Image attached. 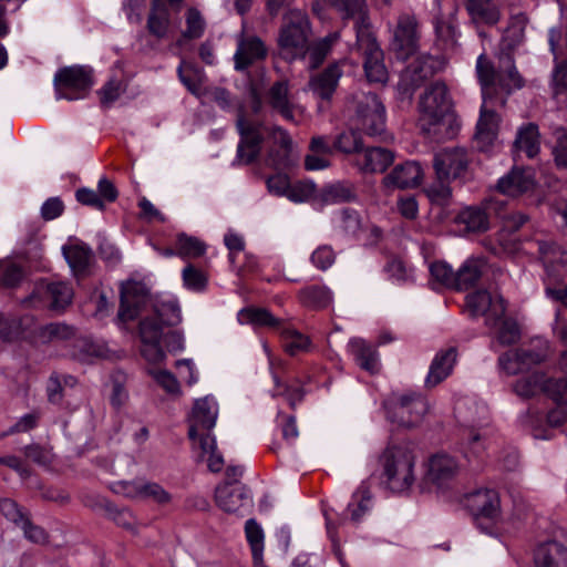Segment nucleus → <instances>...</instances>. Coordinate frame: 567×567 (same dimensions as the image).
Instances as JSON below:
<instances>
[{
  "mask_svg": "<svg viewBox=\"0 0 567 567\" xmlns=\"http://www.w3.org/2000/svg\"><path fill=\"white\" fill-rule=\"evenodd\" d=\"M544 377L545 375L542 372H532L530 374L518 379L513 389L515 393L522 398H532L539 391H543Z\"/></svg>",
  "mask_w": 567,
  "mask_h": 567,
  "instance_id": "obj_46",
  "label": "nucleus"
},
{
  "mask_svg": "<svg viewBox=\"0 0 567 567\" xmlns=\"http://www.w3.org/2000/svg\"><path fill=\"white\" fill-rule=\"evenodd\" d=\"M536 186L535 173L528 167L514 166L505 176L498 179L497 189L512 197L532 192Z\"/></svg>",
  "mask_w": 567,
  "mask_h": 567,
  "instance_id": "obj_22",
  "label": "nucleus"
},
{
  "mask_svg": "<svg viewBox=\"0 0 567 567\" xmlns=\"http://www.w3.org/2000/svg\"><path fill=\"white\" fill-rule=\"evenodd\" d=\"M154 317L164 326H176L182 321L181 308L176 300L157 301L154 306Z\"/></svg>",
  "mask_w": 567,
  "mask_h": 567,
  "instance_id": "obj_41",
  "label": "nucleus"
},
{
  "mask_svg": "<svg viewBox=\"0 0 567 567\" xmlns=\"http://www.w3.org/2000/svg\"><path fill=\"white\" fill-rule=\"evenodd\" d=\"M341 76L342 70L340 64H329L322 72L311 76L309 81L310 90L317 97L330 101Z\"/></svg>",
  "mask_w": 567,
  "mask_h": 567,
  "instance_id": "obj_26",
  "label": "nucleus"
},
{
  "mask_svg": "<svg viewBox=\"0 0 567 567\" xmlns=\"http://www.w3.org/2000/svg\"><path fill=\"white\" fill-rule=\"evenodd\" d=\"M274 381L276 385L272 393L274 396H285L292 409L296 408L297 403L302 401L305 392L301 386L284 384L276 374L274 375Z\"/></svg>",
  "mask_w": 567,
  "mask_h": 567,
  "instance_id": "obj_56",
  "label": "nucleus"
},
{
  "mask_svg": "<svg viewBox=\"0 0 567 567\" xmlns=\"http://www.w3.org/2000/svg\"><path fill=\"white\" fill-rule=\"evenodd\" d=\"M384 484L394 493L409 489L414 483L415 457L406 446L393 445L386 447L380 457Z\"/></svg>",
  "mask_w": 567,
  "mask_h": 567,
  "instance_id": "obj_4",
  "label": "nucleus"
},
{
  "mask_svg": "<svg viewBox=\"0 0 567 567\" xmlns=\"http://www.w3.org/2000/svg\"><path fill=\"white\" fill-rule=\"evenodd\" d=\"M217 414V404L213 399L206 396L196 400L193 408V423L188 431L189 439L195 441L198 431H210L215 426Z\"/></svg>",
  "mask_w": 567,
  "mask_h": 567,
  "instance_id": "obj_24",
  "label": "nucleus"
},
{
  "mask_svg": "<svg viewBox=\"0 0 567 567\" xmlns=\"http://www.w3.org/2000/svg\"><path fill=\"white\" fill-rule=\"evenodd\" d=\"M163 326L154 316L146 317L140 322V336L142 342L161 341Z\"/></svg>",
  "mask_w": 567,
  "mask_h": 567,
  "instance_id": "obj_54",
  "label": "nucleus"
},
{
  "mask_svg": "<svg viewBox=\"0 0 567 567\" xmlns=\"http://www.w3.org/2000/svg\"><path fill=\"white\" fill-rule=\"evenodd\" d=\"M236 127L240 140L233 166L250 165L259 157L264 142L262 125L247 121L244 112L240 111L237 115Z\"/></svg>",
  "mask_w": 567,
  "mask_h": 567,
  "instance_id": "obj_9",
  "label": "nucleus"
},
{
  "mask_svg": "<svg viewBox=\"0 0 567 567\" xmlns=\"http://www.w3.org/2000/svg\"><path fill=\"white\" fill-rule=\"evenodd\" d=\"M388 419L399 426H417L427 413L426 399L416 392L393 393L385 403Z\"/></svg>",
  "mask_w": 567,
  "mask_h": 567,
  "instance_id": "obj_5",
  "label": "nucleus"
},
{
  "mask_svg": "<svg viewBox=\"0 0 567 567\" xmlns=\"http://www.w3.org/2000/svg\"><path fill=\"white\" fill-rule=\"evenodd\" d=\"M329 3L338 12L342 14L343 19H354L355 34L358 35V25L361 20L370 25L364 10V0H329Z\"/></svg>",
  "mask_w": 567,
  "mask_h": 567,
  "instance_id": "obj_38",
  "label": "nucleus"
},
{
  "mask_svg": "<svg viewBox=\"0 0 567 567\" xmlns=\"http://www.w3.org/2000/svg\"><path fill=\"white\" fill-rule=\"evenodd\" d=\"M215 501L218 507L227 513H241L251 506L249 489L245 485L225 483L216 487Z\"/></svg>",
  "mask_w": 567,
  "mask_h": 567,
  "instance_id": "obj_23",
  "label": "nucleus"
},
{
  "mask_svg": "<svg viewBox=\"0 0 567 567\" xmlns=\"http://www.w3.org/2000/svg\"><path fill=\"white\" fill-rule=\"evenodd\" d=\"M183 281L184 285L192 290L202 291L207 285V278L204 272L193 265H187L183 269Z\"/></svg>",
  "mask_w": 567,
  "mask_h": 567,
  "instance_id": "obj_60",
  "label": "nucleus"
},
{
  "mask_svg": "<svg viewBox=\"0 0 567 567\" xmlns=\"http://www.w3.org/2000/svg\"><path fill=\"white\" fill-rule=\"evenodd\" d=\"M278 331L282 336V347L290 355H297L309 348L310 341L306 336L286 327L284 323Z\"/></svg>",
  "mask_w": 567,
  "mask_h": 567,
  "instance_id": "obj_44",
  "label": "nucleus"
},
{
  "mask_svg": "<svg viewBox=\"0 0 567 567\" xmlns=\"http://www.w3.org/2000/svg\"><path fill=\"white\" fill-rule=\"evenodd\" d=\"M269 140L267 164L276 169L292 165V140L289 133L280 126L265 128Z\"/></svg>",
  "mask_w": 567,
  "mask_h": 567,
  "instance_id": "obj_17",
  "label": "nucleus"
},
{
  "mask_svg": "<svg viewBox=\"0 0 567 567\" xmlns=\"http://www.w3.org/2000/svg\"><path fill=\"white\" fill-rule=\"evenodd\" d=\"M470 156L463 147L444 148L435 154L433 165L441 181L457 179L465 175L470 164Z\"/></svg>",
  "mask_w": 567,
  "mask_h": 567,
  "instance_id": "obj_13",
  "label": "nucleus"
},
{
  "mask_svg": "<svg viewBox=\"0 0 567 567\" xmlns=\"http://www.w3.org/2000/svg\"><path fill=\"white\" fill-rule=\"evenodd\" d=\"M316 194V185L310 181H300L289 185L287 197L296 203L307 202Z\"/></svg>",
  "mask_w": 567,
  "mask_h": 567,
  "instance_id": "obj_58",
  "label": "nucleus"
},
{
  "mask_svg": "<svg viewBox=\"0 0 567 567\" xmlns=\"http://www.w3.org/2000/svg\"><path fill=\"white\" fill-rule=\"evenodd\" d=\"M176 249L177 255L183 258H197L205 252L206 246L195 237L181 234L177 237Z\"/></svg>",
  "mask_w": 567,
  "mask_h": 567,
  "instance_id": "obj_48",
  "label": "nucleus"
},
{
  "mask_svg": "<svg viewBox=\"0 0 567 567\" xmlns=\"http://www.w3.org/2000/svg\"><path fill=\"white\" fill-rule=\"evenodd\" d=\"M420 31L415 14L403 12L398 18L392 49L400 60H408L419 49Z\"/></svg>",
  "mask_w": 567,
  "mask_h": 567,
  "instance_id": "obj_11",
  "label": "nucleus"
},
{
  "mask_svg": "<svg viewBox=\"0 0 567 567\" xmlns=\"http://www.w3.org/2000/svg\"><path fill=\"white\" fill-rule=\"evenodd\" d=\"M492 209L493 203H487L485 207H466L458 213L456 223L463 225L468 233H484L489 227L488 214Z\"/></svg>",
  "mask_w": 567,
  "mask_h": 567,
  "instance_id": "obj_30",
  "label": "nucleus"
},
{
  "mask_svg": "<svg viewBox=\"0 0 567 567\" xmlns=\"http://www.w3.org/2000/svg\"><path fill=\"white\" fill-rule=\"evenodd\" d=\"M323 198L329 203H346L355 199V189L349 183H336L326 187Z\"/></svg>",
  "mask_w": 567,
  "mask_h": 567,
  "instance_id": "obj_49",
  "label": "nucleus"
},
{
  "mask_svg": "<svg viewBox=\"0 0 567 567\" xmlns=\"http://www.w3.org/2000/svg\"><path fill=\"white\" fill-rule=\"evenodd\" d=\"M341 228L347 236L357 238L362 229L360 215L352 209L344 208L341 212Z\"/></svg>",
  "mask_w": 567,
  "mask_h": 567,
  "instance_id": "obj_61",
  "label": "nucleus"
},
{
  "mask_svg": "<svg viewBox=\"0 0 567 567\" xmlns=\"http://www.w3.org/2000/svg\"><path fill=\"white\" fill-rule=\"evenodd\" d=\"M431 284L433 288L446 287L456 290V272L444 261L430 265Z\"/></svg>",
  "mask_w": 567,
  "mask_h": 567,
  "instance_id": "obj_43",
  "label": "nucleus"
},
{
  "mask_svg": "<svg viewBox=\"0 0 567 567\" xmlns=\"http://www.w3.org/2000/svg\"><path fill=\"white\" fill-rule=\"evenodd\" d=\"M460 473L457 460L445 453L433 454L426 465L425 481L437 488H446Z\"/></svg>",
  "mask_w": 567,
  "mask_h": 567,
  "instance_id": "obj_16",
  "label": "nucleus"
},
{
  "mask_svg": "<svg viewBox=\"0 0 567 567\" xmlns=\"http://www.w3.org/2000/svg\"><path fill=\"white\" fill-rule=\"evenodd\" d=\"M349 351L353 355L357 364L370 372L377 373L379 371V358L377 349L360 338H353L349 341Z\"/></svg>",
  "mask_w": 567,
  "mask_h": 567,
  "instance_id": "obj_33",
  "label": "nucleus"
},
{
  "mask_svg": "<svg viewBox=\"0 0 567 567\" xmlns=\"http://www.w3.org/2000/svg\"><path fill=\"white\" fill-rule=\"evenodd\" d=\"M240 323H250L258 327H269L277 331L281 328L282 321L275 318L267 309L248 307L238 313Z\"/></svg>",
  "mask_w": 567,
  "mask_h": 567,
  "instance_id": "obj_37",
  "label": "nucleus"
},
{
  "mask_svg": "<svg viewBox=\"0 0 567 567\" xmlns=\"http://www.w3.org/2000/svg\"><path fill=\"white\" fill-rule=\"evenodd\" d=\"M354 50L363 58L365 76L371 83H385L388 71L383 62V51L380 48L371 27L361 20L358 25V37Z\"/></svg>",
  "mask_w": 567,
  "mask_h": 567,
  "instance_id": "obj_7",
  "label": "nucleus"
},
{
  "mask_svg": "<svg viewBox=\"0 0 567 567\" xmlns=\"http://www.w3.org/2000/svg\"><path fill=\"white\" fill-rule=\"evenodd\" d=\"M266 102L272 111L280 114L286 121H295V105L290 100L289 82L287 80H279L272 83L266 93Z\"/></svg>",
  "mask_w": 567,
  "mask_h": 567,
  "instance_id": "obj_27",
  "label": "nucleus"
},
{
  "mask_svg": "<svg viewBox=\"0 0 567 567\" xmlns=\"http://www.w3.org/2000/svg\"><path fill=\"white\" fill-rule=\"evenodd\" d=\"M171 14L163 0H152L146 29L157 40L164 39L169 30Z\"/></svg>",
  "mask_w": 567,
  "mask_h": 567,
  "instance_id": "obj_32",
  "label": "nucleus"
},
{
  "mask_svg": "<svg viewBox=\"0 0 567 567\" xmlns=\"http://www.w3.org/2000/svg\"><path fill=\"white\" fill-rule=\"evenodd\" d=\"M147 300L146 288L135 281H128L121 287V305L117 318L122 322L134 320Z\"/></svg>",
  "mask_w": 567,
  "mask_h": 567,
  "instance_id": "obj_19",
  "label": "nucleus"
},
{
  "mask_svg": "<svg viewBox=\"0 0 567 567\" xmlns=\"http://www.w3.org/2000/svg\"><path fill=\"white\" fill-rule=\"evenodd\" d=\"M63 256L76 276H84L93 260L91 248L83 244L63 246Z\"/></svg>",
  "mask_w": 567,
  "mask_h": 567,
  "instance_id": "obj_35",
  "label": "nucleus"
},
{
  "mask_svg": "<svg viewBox=\"0 0 567 567\" xmlns=\"http://www.w3.org/2000/svg\"><path fill=\"white\" fill-rule=\"evenodd\" d=\"M440 69L439 59L430 54L419 55L402 72L398 83L399 92L411 100L415 90L433 78Z\"/></svg>",
  "mask_w": 567,
  "mask_h": 567,
  "instance_id": "obj_10",
  "label": "nucleus"
},
{
  "mask_svg": "<svg viewBox=\"0 0 567 567\" xmlns=\"http://www.w3.org/2000/svg\"><path fill=\"white\" fill-rule=\"evenodd\" d=\"M515 153H525L528 158H534L540 150V134L535 123L523 124L516 133L513 143Z\"/></svg>",
  "mask_w": 567,
  "mask_h": 567,
  "instance_id": "obj_31",
  "label": "nucleus"
},
{
  "mask_svg": "<svg viewBox=\"0 0 567 567\" xmlns=\"http://www.w3.org/2000/svg\"><path fill=\"white\" fill-rule=\"evenodd\" d=\"M536 567H567V546L548 540L537 546L534 554Z\"/></svg>",
  "mask_w": 567,
  "mask_h": 567,
  "instance_id": "obj_29",
  "label": "nucleus"
},
{
  "mask_svg": "<svg viewBox=\"0 0 567 567\" xmlns=\"http://www.w3.org/2000/svg\"><path fill=\"white\" fill-rule=\"evenodd\" d=\"M423 169L415 161H406L398 164L386 174L382 184L386 189H408L421 184Z\"/></svg>",
  "mask_w": 567,
  "mask_h": 567,
  "instance_id": "obj_20",
  "label": "nucleus"
},
{
  "mask_svg": "<svg viewBox=\"0 0 567 567\" xmlns=\"http://www.w3.org/2000/svg\"><path fill=\"white\" fill-rule=\"evenodd\" d=\"M359 132L360 131L355 128L338 134L333 140L336 152L346 155L362 153L365 145Z\"/></svg>",
  "mask_w": 567,
  "mask_h": 567,
  "instance_id": "obj_40",
  "label": "nucleus"
},
{
  "mask_svg": "<svg viewBox=\"0 0 567 567\" xmlns=\"http://www.w3.org/2000/svg\"><path fill=\"white\" fill-rule=\"evenodd\" d=\"M247 540L251 547L252 558L256 565L262 563L264 533L258 523L250 518L245 524Z\"/></svg>",
  "mask_w": 567,
  "mask_h": 567,
  "instance_id": "obj_45",
  "label": "nucleus"
},
{
  "mask_svg": "<svg viewBox=\"0 0 567 567\" xmlns=\"http://www.w3.org/2000/svg\"><path fill=\"white\" fill-rule=\"evenodd\" d=\"M499 324L496 333V339L502 346H511L516 343L520 338V331L517 322L514 319L505 318V316L497 322Z\"/></svg>",
  "mask_w": 567,
  "mask_h": 567,
  "instance_id": "obj_50",
  "label": "nucleus"
},
{
  "mask_svg": "<svg viewBox=\"0 0 567 567\" xmlns=\"http://www.w3.org/2000/svg\"><path fill=\"white\" fill-rule=\"evenodd\" d=\"M486 267L482 258H468L456 271V290H468L474 287Z\"/></svg>",
  "mask_w": 567,
  "mask_h": 567,
  "instance_id": "obj_36",
  "label": "nucleus"
},
{
  "mask_svg": "<svg viewBox=\"0 0 567 567\" xmlns=\"http://www.w3.org/2000/svg\"><path fill=\"white\" fill-rule=\"evenodd\" d=\"M300 302L311 309H323L331 302L330 291L326 287L310 286L300 290Z\"/></svg>",
  "mask_w": 567,
  "mask_h": 567,
  "instance_id": "obj_39",
  "label": "nucleus"
},
{
  "mask_svg": "<svg viewBox=\"0 0 567 567\" xmlns=\"http://www.w3.org/2000/svg\"><path fill=\"white\" fill-rule=\"evenodd\" d=\"M466 306L473 317L485 316V324L489 328H495L506 312L505 300L502 297L493 298L487 290L467 295Z\"/></svg>",
  "mask_w": 567,
  "mask_h": 567,
  "instance_id": "obj_15",
  "label": "nucleus"
},
{
  "mask_svg": "<svg viewBox=\"0 0 567 567\" xmlns=\"http://www.w3.org/2000/svg\"><path fill=\"white\" fill-rule=\"evenodd\" d=\"M74 336V329L65 323H50L40 329L39 337L43 342L65 340Z\"/></svg>",
  "mask_w": 567,
  "mask_h": 567,
  "instance_id": "obj_53",
  "label": "nucleus"
},
{
  "mask_svg": "<svg viewBox=\"0 0 567 567\" xmlns=\"http://www.w3.org/2000/svg\"><path fill=\"white\" fill-rule=\"evenodd\" d=\"M266 55L267 49L259 38H241L238 41L237 50L234 55L235 69L237 71H244L255 62L265 59Z\"/></svg>",
  "mask_w": 567,
  "mask_h": 567,
  "instance_id": "obj_25",
  "label": "nucleus"
},
{
  "mask_svg": "<svg viewBox=\"0 0 567 567\" xmlns=\"http://www.w3.org/2000/svg\"><path fill=\"white\" fill-rule=\"evenodd\" d=\"M157 384L163 388L168 394H179V382L173 373L167 370L152 369L148 371Z\"/></svg>",
  "mask_w": 567,
  "mask_h": 567,
  "instance_id": "obj_59",
  "label": "nucleus"
},
{
  "mask_svg": "<svg viewBox=\"0 0 567 567\" xmlns=\"http://www.w3.org/2000/svg\"><path fill=\"white\" fill-rule=\"evenodd\" d=\"M93 85V71L83 65L65 66L54 76L56 99L80 100L87 95Z\"/></svg>",
  "mask_w": 567,
  "mask_h": 567,
  "instance_id": "obj_8",
  "label": "nucleus"
},
{
  "mask_svg": "<svg viewBox=\"0 0 567 567\" xmlns=\"http://www.w3.org/2000/svg\"><path fill=\"white\" fill-rule=\"evenodd\" d=\"M543 391H545L556 403L567 402L566 379H544Z\"/></svg>",
  "mask_w": 567,
  "mask_h": 567,
  "instance_id": "obj_62",
  "label": "nucleus"
},
{
  "mask_svg": "<svg viewBox=\"0 0 567 567\" xmlns=\"http://www.w3.org/2000/svg\"><path fill=\"white\" fill-rule=\"evenodd\" d=\"M361 169L369 173H383L394 161V153L385 147L364 146Z\"/></svg>",
  "mask_w": 567,
  "mask_h": 567,
  "instance_id": "obj_34",
  "label": "nucleus"
},
{
  "mask_svg": "<svg viewBox=\"0 0 567 567\" xmlns=\"http://www.w3.org/2000/svg\"><path fill=\"white\" fill-rule=\"evenodd\" d=\"M419 110L423 128L436 141L451 140L460 130V122L452 110V100L444 82L436 81L420 96Z\"/></svg>",
  "mask_w": 567,
  "mask_h": 567,
  "instance_id": "obj_1",
  "label": "nucleus"
},
{
  "mask_svg": "<svg viewBox=\"0 0 567 567\" xmlns=\"http://www.w3.org/2000/svg\"><path fill=\"white\" fill-rule=\"evenodd\" d=\"M528 22V18L525 13H517L509 20V24L506 29L504 41L508 42V47H515L524 38L525 28Z\"/></svg>",
  "mask_w": 567,
  "mask_h": 567,
  "instance_id": "obj_51",
  "label": "nucleus"
},
{
  "mask_svg": "<svg viewBox=\"0 0 567 567\" xmlns=\"http://www.w3.org/2000/svg\"><path fill=\"white\" fill-rule=\"evenodd\" d=\"M72 298L73 290L68 284L39 281L29 297V302L33 307L63 310L71 303Z\"/></svg>",
  "mask_w": 567,
  "mask_h": 567,
  "instance_id": "obj_12",
  "label": "nucleus"
},
{
  "mask_svg": "<svg viewBox=\"0 0 567 567\" xmlns=\"http://www.w3.org/2000/svg\"><path fill=\"white\" fill-rule=\"evenodd\" d=\"M476 74L483 95H492L496 90L509 95L525 85V80L518 72L511 52H501L497 65H494L485 54H481L476 61Z\"/></svg>",
  "mask_w": 567,
  "mask_h": 567,
  "instance_id": "obj_2",
  "label": "nucleus"
},
{
  "mask_svg": "<svg viewBox=\"0 0 567 567\" xmlns=\"http://www.w3.org/2000/svg\"><path fill=\"white\" fill-rule=\"evenodd\" d=\"M101 506L104 508L107 517L112 519L116 525L134 530L136 519L132 512L127 508H118L114 504L103 499Z\"/></svg>",
  "mask_w": 567,
  "mask_h": 567,
  "instance_id": "obj_47",
  "label": "nucleus"
},
{
  "mask_svg": "<svg viewBox=\"0 0 567 567\" xmlns=\"http://www.w3.org/2000/svg\"><path fill=\"white\" fill-rule=\"evenodd\" d=\"M205 30V21L200 14V12L190 8L186 14V29L183 32V38L185 39H198L203 35Z\"/></svg>",
  "mask_w": 567,
  "mask_h": 567,
  "instance_id": "obj_55",
  "label": "nucleus"
},
{
  "mask_svg": "<svg viewBox=\"0 0 567 567\" xmlns=\"http://www.w3.org/2000/svg\"><path fill=\"white\" fill-rule=\"evenodd\" d=\"M0 514L17 526H20L29 517L28 512L9 497L0 498Z\"/></svg>",
  "mask_w": 567,
  "mask_h": 567,
  "instance_id": "obj_52",
  "label": "nucleus"
},
{
  "mask_svg": "<svg viewBox=\"0 0 567 567\" xmlns=\"http://www.w3.org/2000/svg\"><path fill=\"white\" fill-rule=\"evenodd\" d=\"M545 420L548 427H563V432L567 434V402L556 403V406L548 411Z\"/></svg>",
  "mask_w": 567,
  "mask_h": 567,
  "instance_id": "obj_63",
  "label": "nucleus"
},
{
  "mask_svg": "<svg viewBox=\"0 0 567 567\" xmlns=\"http://www.w3.org/2000/svg\"><path fill=\"white\" fill-rule=\"evenodd\" d=\"M456 357L457 350L454 347L441 350L435 354L424 382L427 389L435 388L451 374Z\"/></svg>",
  "mask_w": 567,
  "mask_h": 567,
  "instance_id": "obj_28",
  "label": "nucleus"
},
{
  "mask_svg": "<svg viewBox=\"0 0 567 567\" xmlns=\"http://www.w3.org/2000/svg\"><path fill=\"white\" fill-rule=\"evenodd\" d=\"M551 85L555 94L567 92V58L555 64L551 74Z\"/></svg>",
  "mask_w": 567,
  "mask_h": 567,
  "instance_id": "obj_64",
  "label": "nucleus"
},
{
  "mask_svg": "<svg viewBox=\"0 0 567 567\" xmlns=\"http://www.w3.org/2000/svg\"><path fill=\"white\" fill-rule=\"evenodd\" d=\"M352 103V122L358 131L382 142L392 138L386 131L385 107L375 93L359 92L354 94Z\"/></svg>",
  "mask_w": 567,
  "mask_h": 567,
  "instance_id": "obj_3",
  "label": "nucleus"
},
{
  "mask_svg": "<svg viewBox=\"0 0 567 567\" xmlns=\"http://www.w3.org/2000/svg\"><path fill=\"white\" fill-rule=\"evenodd\" d=\"M466 506L480 524L486 519L493 522L499 514V498L494 489H478L466 497Z\"/></svg>",
  "mask_w": 567,
  "mask_h": 567,
  "instance_id": "obj_21",
  "label": "nucleus"
},
{
  "mask_svg": "<svg viewBox=\"0 0 567 567\" xmlns=\"http://www.w3.org/2000/svg\"><path fill=\"white\" fill-rule=\"evenodd\" d=\"M310 21L300 10H290L285 17L278 43L287 59L303 56L308 50Z\"/></svg>",
  "mask_w": 567,
  "mask_h": 567,
  "instance_id": "obj_6",
  "label": "nucleus"
},
{
  "mask_svg": "<svg viewBox=\"0 0 567 567\" xmlns=\"http://www.w3.org/2000/svg\"><path fill=\"white\" fill-rule=\"evenodd\" d=\"M125 92V85L118 79H110L97 92L102 105H111Z\"/></svg>",
  "mask_w": 567,
  "mask_h": 567,
  "instance_id": "obj_57",
  "label": "nucleus"
},
{
  "mask_svg": "<svg viewBox=\"0 0 567 567\" xmlns=\"http://www.w3.org/2000/svg\"><path fill=\"white\" fill-rule=\"evenodd\" d=\"M466 10L475 23H483L493 25L496 24L501 18L498 8L494 3L477 4L466 3Z\"/></svg>",
  "mask_w": 567,
  "mask_h": 567,
  "instance_id": "obj_42",
  "label": "nucleus"
},
{
  "mask_svg": "<svg viewBox=\"0 0 567 567\" xmlns=\"http://www.w3.org/2000/svg\"><path fill=\"white\" fill-rule=\"evenodd\" d=\"M527 246L528 251L536 254L542 260L547 275L558 279L560 277V268L567 265V251L543 235L528 240Z\"/></svg>",
  "mask_w": 567,
  "mask_h": 567,
  "instance_id": "obj_14",
  "label": "nucleus"
},
{
  "mask_svg": "<svg viewBox=\"0 0 567 567\" xmlns=\"http://www.w3.org/2000/svg\"><path fill=\"white\" fill-rule=\"evenodd\" d=\"M545 360L543 352L532 349H514L504 352L498 358V367L507 375H516L528 371L533 365H537Z\"/></svg>",
  "mask_w": 567,
  "mask_h": 567,
  "instance_id": "obj_18",
  "label": "nucleus"
}]
</instances>
